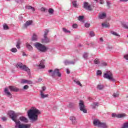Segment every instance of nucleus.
Returning a JSON list of instances; mask_svg holds the SVG:
<instances>
[{"label":"nucleus","mask_w":128,"mask_h":128,"mask_svg":"<svg viewBox=\"0 0 128 128\" xmlns=\"http://www.w3.org/2000/svg\"><path fill=\"white\" fill-rule=\"evenodd\" d=\"M38 82H42V79L39 78V79H38Z\"/></svg>","instance_id":"obj_62"},{"label":"nucleus","mask_w":128,"mask_h":128,"mask_svg":"<svg viewBox=\"0 0 128 128\" xmlns=\"http://www.w3.org/2000/svg\"><path fill=\"white\" fill-rule=\"evenodd\" d=\"M34 46L36 48L38 49L40 52H46L48 50V48H46L44 45L40 44V43L36 42L34 44Z\"/></svg>","instance_id":"obj_4"},{"label":"nucleus","mask_w":128,"mask_h":128,"mask_svg":"<svg viewBox=\"0 0 128 128\" xmlns=\"http://www.w3.org/2000/svg\"><path fill=\"white\" fill-rule=\"evenodd\" d=\"M50 42V40L48 36L44 37V38L42 39V44H48V42Z\"/></svg>","instance_id":"obj_16"},{"label":"nucleus","mask_w":128,"mask_h":128,"mask_svg":"<svg viewBox=\"0 0 128 128\" xmlns=\"http://www.w3.org/2000/svg\"><path fill=\"white\" fill-rule=\"evenodd\" d=\"M112 118H118V114H116L114 113H113L112 114Z\"/></svg>","instance_id":"obj_50"},{"label":"nucleus","mask_w":128,"mask_h":128,"mask_svg":"<svg viewBox=\"0 0 128 128\" xmlns=\"http://www.w3.org/2000/svg\"><path fill=\"white\" fill-rule=\"evenodd\" d=\"M79 106L80 108V110L83 112L84 114H86L88 112V110L86 109V106H84V101L80 100L79 102Z\"/></svg>","instance_id":"obj_7"},{"label":"nucleus","mask_w":128,"mask_h":128,"mask_svg":"<svg viewBox=\"0 0 128 128\" xmlns=\"http://www.w3.org/2000/svg\"><path fill=\"white\" fill-rule=\"evenodd\" d=\"M26 8L27 10H32V12H34V10H36L34 9V8L30 6H26Z\"/></svg>","instance_id":"obj_27"},{"label":"nucleus","mask_w":128,"mask_h":128,"mask_svg":"<svg viewBox=\"0 0 128 128\" xmlns=\"http://www.w3.org/2000/svg\"><path fill=\"white\" fill-rule=\"evenodd\" d=\"M76 64V60L70 61V64Z\"/></svg>","instance_id":"obj_55"},{"label":"nucleus","mask_w":128,"mask_h":128,"mask_svg":"<svg viewBox=\"0 0 128 128\" xmlns=\"http://www.w3.org/2000/svg\"><path fill=\"white\" fill-rule=\"evenodd\" d=\"M14 122L16 124L15 128H30V126L28 124H20V122L16 121V120Z\"/></svg>","instance_id":"obj_6"},{"label":"nucleus","mask_w":128,"mask_h":128,"mask_svg":"<svg viewBox=\"0 0 128 128\" xmlns=\"http://www.w3.org/2000/svg\"><path fill=\"white\" fill-rule=\"evenodd\" d=\"M98 18L100 20H104V18H106V14L102 12L99 14Z\"/></svg>","instance_id":"obj_13"},{"label":"nucleus","mask_w":128,"mask_h":128,"mask_svg":"<svg viewBox=\"0 0 128 128\" xmlns=\"http://www.w3.org/2000/svg\"><path fill=\"white\" fill-rule=\"evenodd\" d=\"M48 14H54V10L52 8H50L48 10Z\"/></svg>","instance_id":"obj_29"},{"label":"nucleus","mask_w":128,"mask_h":128,"mask_svg":"<svg viewBox=\"0 0 128 128\" xmlns=\"http://www.w3.org/2000/svg\"><path fill=\"white\" fill-rule=\"evenodd\" d=\"M102 71L100 70H98L96 72L97 76H102Z\"/></svg>","instance_id":"obj_45"},{"label":"nucleus","mask_w":128,"mask_h":128,"mask_svg":"<svg viewBox=\"0 0 128 128\" xmlns=\"http://www.w3.org/2000/svg\"><path fill=\"white\" fill-rule=\"evenodd\" d=\"M88 53H84L83 54V58H84V60H88Z\"/></svg>","instance_id":"obj_34"},{"label":"nucleus","mask_w":128,"mask_h":128,"mask_svg":"<svg viewBox=\"0 0 128 128\" xmlns=\"http://www.w3.org/2000/svg\"><path fill=\"white\" fill-rule=\"evenodd\" d=\"M8 114L10 118H12L14 122H16V118H18V114L14 112V111H9Z\"/></svg>","instance_id":"obj_8"},{"label":"nucleus","mask_w":128,"mask_h":128,"mask_svg":"<svg viewBox=\"0 0 128 128\" xmlns=\"http://www.w3.org/2000/svg\"><path fill=\"white\" fill-rule=\"evenodd\" d=\"M2 120H3V122H6V120L7 118L6 117H2Z\"/></svg>","instance_id":"obj_56"},{"label":"nucleus","mask_w":128,"mask_h":128,"mask_svg":"<svg viewBox=\"0 0 128 128\" xmlns=\"http://www.w3.org/2000/svg\"><path fill=\"white\" fill-rule=\"evenodd\" d=\"M40 68H44L46 66H44V60H42L38 65Z\"/></svg>","instance_id":"obj_15"},{"label":"nucleus","mask_w":128,"mask_h":128,"mask_svg":"<svg viewBox=\"0 0 128 128\" xmlns=\"http://www.w3.org/2000/svg\"><path fill=\"white\" fill-rule=\"evenodd\" d=\"M73 28H78V24H74L72 26Z\"/></svg>","instance_id":"obj_48"},{"label":"nucleus","mask_w":128,"mask_h":128,"mask_svg":"<svg viewBox=\"0 0 128 128\" xmlns=\"http://www.w3.org/2000/svg\"><path fill=\"white\" fill-rule=\"evenodd\" d=\"M101 66H108V64H106V62H103L101 63Z\"/></svg>","instance_id":"obj_44"},{"label":"nucleus","mask_w":128,"mask_h":128,"mask_svg":"<svg viewBox=\"0 0 128 128\" xmlns=\"http://www.w3.org/2000/svg\"><path fill=\"white\" fill-rule=\"evenodd\" d=\"M4 92L6 94L7 96H8V98H12V94H10V92L8 91V88H5Z\"/></svg>","instance_id":"obj_11"},{"label":"nucleus","mask_w":128,"mask_h":128,"mask_svg":"<svg viewBox=\"0 0 128 128\" xmlns=\"http://www.w3.org/2000/svg\"><path fill=\"white\" fill-rule=\"evenodd\" d=\"M104 85H102V84H98L97 86V88L98 90H102L104 88Z\"/></svg>","instance_id":"obj_32"},{"label":"nucleus","mask_w":128,"mask_h":128,"mask_svg":"<svg viewBox=\"0 0 128 128\" xmlns=\"http://www.w3.org/2000/svg\"><path fill=\"white\" fill-rule=\"evenodd\" d=\"M90 36H94V32H92V31L90 32Z\"/></svg>","instance_id":"obj_47"},{"label":"nucleus","mask_w":128,"mask_h":128,"mask_svg":"<svg viewBox=\"0 0 128 128\" xmlns=\"http://www.w3.org/2000/svg\"><path fill=\"white\" fill-rule=\"evenodd\" d=\"M100 4H104V2H102L101 1V2H100Z\"/></svg>","instance_id":"obj_63"},{"label":"nucleus","mask_w":128,"mask_h":128,"mask_svg":"<svg viewBox=\"0 0 128 128\" xmlns=\"http://www.w3.org/2000/svg\"><path fill=\"white\" fill-rule=\"evenodd\" d=\"M126 98H128V96H126Z\"/></svg>","instance_id":"obj_64"},{"label":"nucleus","mask_w":128,"mask_h":128,"mask_svg":"<svg viewBox=\"0 0 128 128\" xmlns=\"http://www.w3.org/2000/svg\"><path fill=\"white\" fill-rule=\"evenodd\" d=\"M100 122V120L98 118H95L93 120V124H94V126H98L99 128Z\"/></svg>","instance_id":"obj_10"},{"label":"nucleus","mask_w":128,"mask_h":128,"mask_svg":"<svg viewBox=\"0 0 128 128\" xmlns=\"http://www.w3.org/2000/svg\"><path fill=\"white\" fill-rule=\"evenodd\" d=\"M4 30H8L10 28H8V26L6 24H4L3 25Z\"/></svg>","instance_id":"obj_39"},{"label":"nucleus","mask_w":128,"mask_h":128,"mask_svg":"<svg viewBox=\"0 0 128 128\" xmlns=\"http://www.w3.org/2000/svg\"><path fill=\"white\" fill-rule=\"evenodd\" d=\"M20 42L18 41L16 44V48H18V49H20Z\"/></svg>","instance_id":"obj_35"},{"label":"nucleus","mask_w":128,"mask_h":128,"mask_svg":"<svg viewBox=\"0 0 128 128\" xmlns=\"http://www.w3.org/2000/svg\"><path fill=\"white\" fill-rule=\"evenodd\" d=\"M70 120H71V122H72V124H76V117L71 116Z\"/></svg>","instance_id":"obj_17"},{"label":"nucleus","mask_w":128,"mask_h":128,"mask_svg":"<svg viewBox=\"0 0 128 128\" xmlns=\"http://www.w3.org/2000/svg\"><path fill=\"white\" fill-rule=\"evenodd\" d=\"M62 30H63V32H66V34H68V32H70V30H68L66 28H63Z\"/></svg>","instance_id":"obj_43"},{"label":"nucleus","mask_w":128,"mask_h":128,"mask_svg":"<svg viewBox=\"0 0 128 128\" xmlns=\"http://www.w3.org/2000/svg\"><path fill=\"white\" fill-rule=\"evenodd\" d=\"M29 86L28 85H26L24 86L23 88L24 90H28V88Z\"/></svg>","instance_id":"obj_53"},{"label":"nucleus","mask_w":128,"mask_h":128,"mask_svg":"<svg viewBox=\"0 0 128 128\" xmlns=\"http://www.w3.org/2000/svg\"><path fill=\"white\" fill-rule=\"evenodd\" d=\"M84 16H80L78 17V20H80V22H82V20H84Z\"/></svg>","instance_id":"obj_40"},{"label":"nucleus","mask_w":128,"mask_h":128,"mask_svg":"<svg viewBox=\"0 0 128 128\" xmlns=\"http://www.w3.org/2000/svg\"><path fill=\"white\" fill-rule=\"evenodd\" d=\"M74 106V103H70L69 104V106L70 108H72Z\"/></svg>","instance_id":"obj_52"},{"label":"nucleus","mask_w":128,"mask_h":128,"mask_svg":"<svg viewBox=\"0 0 128 128\" xmlns=\"http://www.w3.org/2000/svg\"><path fill=\"white\" fill-rule=\"evenodd\" d=\"M74 82H76V84H78V86H82V84H80V82L79 80H74Z\"/></svg>","instance_id":"obj_28"},{"label":"nucleus","mask_w":128,"mask_h":128,"mask_svg":"<svg viewBox=\"0 0 128 128\" xmlns=\"http://www.w3.org/2000/svg\"><path fill=\"white\" fill-rule=\"evenodd\" d=\"M20 120H21V122H26V124L28 123V118L24 116L20 117Z\"/></svg>","instance_id":"obj_19"},{"label":"nucleus","mask_w":128,"mask_h":128,"mask_svg":"<svg viewBox=\"0 0 128 128\" xmlns=\"http://www.w3.org/2000/svg\"><path fill=\"white\" fill-rule=\"evenodd\" d=\"M40 10L41 12H48V10L44 8H41Z\"/></svg>","instance_id":"obj_46"},{"label":"nucleus","mask_w":128,"mask_h":128,"mask_svg":"<svg viewBox=\"0 0 128 128\" xmlns=\"http://www.w3.org/2000/svg\"><path fill=\"white\" fill-rule=\"evenodd\" d=\"M32 24V20L26 22V24H24L25 28H28V26H30Z\"/></svg>","instance_id":"obj_23"},{"label":"nucleus","mask_w":128,"mask_h":128,"mask_svg":"<svg viewBox=\"0 0 128 128\" xmlns=\"http://www.w3.org/2000/svg\"><path fill=\"white\" fill-rule=\"evenodd\" d=\"M72 4L74 8H78V1L76 0H74L72 2Z\"/></svg>","instance_id":"obj_26"},{"label":"nucleus","mask_w":128,"mask_h":128,"mask_svg":"<svg viewBox=\"0 0 128 128\" xmlns=\"http://www.w3.org/2000/svg\"><path fill=\"white\" fill-rule=\"evenodd\" d=\"M16 67L17 68H20V70H24L25 72H26L28 74H30V68H28L26 65L22 64V63L18 62L16 64Z\"/></svg>","instance_id":"obj_3"},{"label":"nucleus","mask_w":128,"mask_h":128,"mask_svg":"<svg viewBox=\"0 0 128 128\" xmlns=\"http://www.w3.org/2000/svg\"><path fill=\"white\" fill-rule=\"evenodd\" d=\"M110 32L112 34H113L114 36H120V34H118V33H116V32H114V31H111Z\"/></svg>","instance_id":"obj_36"},{"label":"nucleus","mask_w":128,"mask_h":128,"mask_svg":"<svg viewBox=\"0 0 128 128\" xmlns=\"http://www.w3.org/2000/svg\"><path fill=\"white\" fill-rule=\"evenodd\" d=\"M22 84H32V80H27L26 79H22L21 80Z\"/></svg>","instance_id":"obj_14"},{"label":"nucleus","mask_w":128,"mask_h":128,"mask_svg":"<svg viewBox=\"0 0 128 128\" xmlns=\"http://www.w3.org/2000/svg\"><path fill=\"white\" fill-rule=\"evenodd\" d=\"M91 106L92 108H96V106H98V102H93L92 104H91Z\"/></svg>","instance_id":"obj_24"},{"label":"nucleus","mask_w":128,"mask_h":128,"mask_svg":"<svg viewBox=\"0 0 128 128\" xmlns=\"http://www.w3.org/2000/svg\"><path fill=\"white\" fill-rule=\"evenodd\" d=\"M103 76L104 78L109 80L111 82H116V79L114 78V74L110 71H106L105 73H104Z\"/></svg>","instance_id":"obj_2"},{"label":"nucleus","mask_w":128,"mask_h":128,"mask_svg":"<svg viewBox=\"0 0 128 128\" xmlns=\"http://www.w3.org/2000/svg\"><path fill=\"white\" fill-rule=\"evenodd\" d=\"M100 42H104V38H100Z\"/></svg>","instance_id":"obj_59"},{"label":"nucleus","mask_w":128,"mask_h":128,"mask_svg":"<svg viewBox=\"0 0 128 128\" xmlns=\"http://www.w3.org/2000/svg\"><path fill=\"white\" fill-rule=\"evenodd\" d=\"M40 92L41 98H48V94H44L42 91H40Z\"/></svg>","instance_id":"obj_20"},{"label":"nucleus","mask_w":128,"mask_h":128,"mask_svg":"<svg viewBox=\"0 0 128 128\" xmlns=\"http://www.w3.org/2000/svg\"><path fill=\"white\" fill-rule=\"evenodd\" d=\"M100 59L98 58H96L94 60V64H100Z\"/></svg>","instance_id":"obj_33"},{"label":"nucleus","mask_w":128,"mask_h":128,"mask_svg":"<svg viewBox=\"0 0 128 128\" xmlns=\"http://www.w3.org/2000/svg\"><path fill=\"white\" fill-rule=\"evenodd\" d=\"M10 52H18V50L16 48H14L10 50Z\"/></svg>","instance_id":"obj_38"},{"label":"nucleus","mask_w":128,"mask_h":128,"mask_svg":"<svg viewBox=\"0 0 128 128\" xmlns=\"http://www.w3.org/2000/svg\"><path fill=\"white\" fill-rule=\"evenodd\" d=\"M99 128H108V124L106 122H100V125L99 126Z\"/></svg>","instance_id":"obj_18"},{"label":"nucleus","mask_w":128,"mask_h":128,"mask_svg":"<svg viewBox=\"0 0 128 128\" xmlns=\"http://www.w3.org/2000/svg\"><path fill=\"white\" fill-rule=\"evenodd\" d=\"M84 8L87 10H89L90 12H92V6L88 4V2H84Z\"/></svg>","instance_id":"obj_9"},{"label":"nucleus","mask_w":128,"mask_h":128,"mask_svg":"<svg viewBox=\"0 0 128 128\" xmlns=\"http://www.w3.org/2000/svg\"><path fill=\"white\" fill-rule=\"evenodd\" d=\"M38 114H40V111L34 107L28 112V117L32 122H36L38 120Z\"/></svg>","instance_id":"obj_1"},{"label":"nucleus","mask_w":128,"mask_h":128,"mask_svg":"<svg viewBox=\"0 0 128 128\" xmlns=\"http://www.w3.org/2000/svg\"><path fill=\"white\" fill-rule=\"evenodd\" d=\"M8 88L10 90V92H18L19 90L18 88L14 86H9Z\"/></svg>","instance_id":"obj_12"},{"label":"nucleus","mask_w":128,"mask_h":128,"mask_svg":"<svg viewBox=\"0 0 128 128\" xmlns=\"http://www.w3.org/2000/svg\"><path fill=\"white\" fill-rule=\"evenodd\" d=\"M48 72L50 74V76H52V78H56V76H58L59 78L62 76V74L60 72V70L58 68L55 69L54 71L52 70H49Z\"/></svg>","instance_id":"obj_5"},{"label":"nucleus","mask_w":128,"mask_h":128,"mask_svg":"<svg viewBox=\"0 0 128 128\" xmlns=\"http://www.w3.org/2000/svg\"><path fill=\"white\" fill-rule=\"evenodd\" d=\"M128 0H120V2H128Z\"/></svg>","instance_id":"obj_60"},{"label":"nucleus","mask_w":128,"mask_h":128,"mask_svg":"<svg viewBox=\"0 0 128 128\" xmlns=\"http://www.w3.org/2000/svg\"><path fill=\"white\" fill-rule=\"evenodd\" d=\"M122 26L123 28H124L128 29V24L126 23H122Z\"/></svg>","instance_id":"obj_37"},{"label":"nucleus","mask_w":128,"mask_h":128,"mask_svg":"<svg viewBox=\"0 0 128 128\" xmlns=\"http://www.w3.org/2000/svg\"><path fill=\"white\" fill-rule=\"evenodd\" d=\"M26 48H28V50H30V52H32L34 50V48H32V46H31L30 44L28 43H26Z\"/></svg>","instance_id":"obj_22"},{"label":"nucleus","mask_w":128,"mask_h":128,"mask_svg":"<svg viewBox=\"0 0 128 128\" xmlns=\"http://www.w3.org/2000/svg\"><path fill=\"white\" fill-rule=\"evenodd\" d=\"M90 23H86L84 24V26L86 28H90Z\"/></svg>","instance_id":"obj_49"},{"label":"nucleus","mask_w":128,"mask_h":128,"mask_svg":"<svg viewBox=\"0 0 128 128\" xmlns=\"http://www.w3.org/2000/svg\"><path fill=\"white\" fill-rule=\"evenodd\" d=\"M46 86H44L42 87V90H41V91H42L44 92L46 90Z\"/></svg>","instance_id":"obj_57"},{"label":"nucleus","mask_w":128,"mask_h":128,"mask_svg":"<svg viewBox=\"0 0 128 128\" xmlns=\"http://www.w3.org/2000/svg\"><path fill=\"white\" fill-rule=\"evenodd\" d=\"M38 40V36L35 34H34L32 36V40Z\"/></svg>","instance_id":"obj_30"},{"label":"nucleus","mask_w":128,"mask_h":128,"mask_svg":"<svg viewBox=\"0 0 128 128\" xmlns=\"http://www.w3.org/2000/svg\"><path fill=\"white\" fill-rule=\"evenodd\" d=\"M48 30L46 29L44 30V38H46V36H48Z\"/></svg>","instance_id":"obj_31"},{"label":"nucleus","mask_w":128,"mask_h":128,"mask_svg":"<svg viewBox=\"0 0 128 128\" xmlns=\"http://www.w3.org/2000/svg\"><path fill=\"white\" fill-rule=\"evenodd\" d=\"M114 98H118L120 96V94L118 93H114L113 94Z\"/></svg>","instance_id":"obj_41"},{"label":"nucleus","mask_w":128,"mask_h":128,"mask_svg":"<svg viewBox=\"0 0 128 128\" xmlns=\"http://www.w3.org/2000/svg\"><path fill=\"white\" fill-rule=\"evenodd\" d=\"M106 4H107V6H108V8H110V2L109 1H106Z\"/></svg>","instance_id":"obj_51"},{"label":"nucleus","mask_w":128,"mask_h":128,"mask_svg":"<svg viewBox=\"0 0 128 128\" xmlns=\"http://www.w3.org/2000/svg\"><path fill=\"white\" fill-rule=\"evenodd\" d=\"M126 114H118L117 118H126Z\"/></svg>","instance_id":"obj_21"},{"label":"nucleus","mask_w":128,"mask_h":128,"mask_svg":"<svg viewBox=\"0 0 128 128\" xmlns=\"http://www.w3.org/2000/svg\"><path fill=\"white\" fill-rule=\"evenodd\" d=\"M65 66H68V64H70V61H68V60H66L64 62Z\"/></svg>","instance_id":"obj_42"},{"label":"nucleus","mask_w":128,"mask_h":128,"mask_svg":"<svg viewBox=\"0 0 128 128\" xmlns=\"http://www.w3.org/2000/svg\"><path fill=\"white\" fill-rule=\"evenodd\" d=\"M70 70H68V69H66V74H70Z\"/></svg>","instance_id":"obj_58"},{"label":"nucleus","mask_w":128,"mask_h":128,"mask_svg":"<svg viewBox=\"0 0 128 128\" xmlns=\"http://www.w3.org/2000/svg\"><path fill=\"white\" fill-rule=\"evenodd\" d=\"M103 28H110V23L104 22L102 24Z\"/></svg>","instance_id":"obj_25"},{"label":"nucleus","mask_w":128,"mask_h":128,"mask_svg":"<svg viewBox=\"0 0 128 128\" xmlns=\"http://www.w3.org/2000/svg\"><path fill=\"white\" fill-rule=\"evenodd\" d=\"M22 56H26V53H24V52H23Z\"/></svg>","instance_id":"obj_61"},{"label":"nucleus","mask_w":128,"mask_h":128,"mask_svg":"<svg viewBox=\"0 0 128 128\" xmlns=\"http://www.w3.org/2000/svg\"><path fill=\"white\" fill-rule=\"evenodd\" d=\"M124 58H125V60H128V54L124 56Z\"/></svg>","instance_id":"obj_54"}]
</instances>
